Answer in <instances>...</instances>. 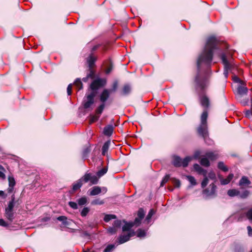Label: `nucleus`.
Here are the masks:
<instances>
[{"label":"nucleus","mask_w":252,"mask_h":252,"mask_svg":"<svg viewBox=\"0 0 252 252\" xmlns=\"http://www.w3.org/2000/svg\"><path fill=\"white\" fill-rule=\"evenodd\" d=\"M218 43V41L215 37H209L204 49L199 56L197 61L198 72L195 77V87L197 90L200 91V102L201 106L205 109L209 107L210 101L209 98L203 94V92L208 86L209 82L206 76L200 74V66L202 63H204L207 66H210L213 59V51L217 49Z\"/></svg>","instance_id":"1"},{"label":"nucleus","mask_w":252,"mask_h":252,"mask_svg":"<svg viewBox=\"0 0 252 252\" xmlns=\"http://www.w3.org/2000/svg\"><path fill=\"white\" fill-rule=\"evenodd\" d=\"M208 112L205 110L201 116V124L198 128V132L204 138L207 136V119Z\"/></svg>","instance_id":"2"},{"label":"nucleus","mask_w":252,"mask_h":252,"mask_svg":"<svg viewBox=\"0 0 252 252\" xmlns=\"http://www.w3.org/2000/svg\"><path fill=\"white\" fill-rule=\"evenodd\" d=\"M220 58L221 59L222 63L224 65V72L223 74L225 78H227L228 75V70H230L232 66V59L230 58L228 60L226 58V55L224 53H222L220 55Z\"/></svg>","instance_id":"3"},{"label":"nucleus","mask_w":252,"mask_h":252,"mask_svg":"<svg viewBox=\"0 0 252 252\" xmlns=\"http://www.w3.org/2000/svg\"><path fill=\"white\" fill-rule=\"evenodd\" d=\"M217 187L214 183L211 184L209 187L204 189L203 194L205 196V198H211L216 196Z\"/></svg>","instance_id":"4"},{"label":"nucleus","mask_w":252,"mask_h":252,"mask_svg":"<svg viewBox=\"0 0 252 252\" xmlns=\"http://www.w3.org/2000/svg\"><path fill=\"white\" fill-rule=\"evenodd\" d=\"M88 199L86 196H83L78 198L76 200V202L73 201H69L68 205L73 209L76 210L78 208V206H82L87 204Z\"/></svg>","instance_id":"5"},{"label":"nucleus","mask_w":252,"mask_h":252,"mask_svg":"<svg viewBox=\"0 0 252 252\" xmlns=\"http://www.w3.org/2000/svg\"><path fill=\"white\" fill-rule=\"evenodd\" d=\"M95 95V93L94 92H91L90 94L87 95V99L86 100H84L83 103V106L85 109L90 108L91 106L94 103Z\"/></svg>","instance_id":"6"},{"label":"nucleus","mask_w":252,"mask_h":252,"mask_svg":"<svg viewBox=\"0 0 252 252\" xmlns=\"http://www.w3.org/2000/svg\"><path fill=\"white\" fill-rule=\"evenodd\" d=\"M106 83V81L102 79H98L94 80L91 84V89L94 91L97 90L99 87L103 86Z\"/></svg>","instance_id":"7"},{"label":"nucleus","mask_w":252,"mask_h":252,"mask_svg":"<svg viewBox=\"0 0 252 252\" xmlns=\"http://www.w3.org/2000/svg\"><path fill=\"white\" fill-rule=\"evenodd\" d=\"M111 93V90L105 89L99 95V99L102 103H105L108 99Z\"/></svg>","instance_id":"8"},{"label":"nucleus","mask_w":252,"mask_h":252,"mask_svg":"<svg viewBox=\"0 0 252 252\" xmlns=\"http://www.w3.org/2000/svg\"><path fill=\"white\" fill-rule=\"evenodd\" d=\"M135 235L134 231L130 232L126 235H121L119 236L118 242L119 244H123L128 241L130 238Z\"/></svg>","instance_id":"9"},{"label":"nucleus","mask_w":252,"mask_h":252,"mask_svg":"<svg viewBox=\"0 0 252 252\" xmlns=\"http://www.w3.org/2000/svg\"><path fill=\"white\" fill-rule=\"evenodd\" d=\"M248 91V88L244 86L239 85L237 88V94L240 96H243L247 94Z\"/></svg>","instance_id":"10"},{"label":"nucleus","mask_w":252,"mask_h":252,"mask_svg":"<svg viewBox=\"0 0 252 252\" xmlns=\"http://www.w3.org/2000/svg\"><path fill=\"white\" fill-rule=\"evenodd\" d=\"M9 187L7 189V192L9 193L13 191L14 187L15 185V181L13 177L9 176L8 178Z\"/></svg>","instance_id":"11"},{"label":"nucleus","mask_w":252,"mask_h":252,"mask_svg":"<svg viewBox=\"0 0 252 252\" xmlns=\"http://www.w3.org/2000/svg\"><path fill=\"white\" fill-rule=\"evenodd\" d=\"M194 169L198 172V174L203 175L204 176L207 175V171L202 168L199 164L196 163L193 165Z\"/></svg>","instance_id":"12"},{"label":"nucleus","mask_w":252,"mask_h":252,"mask_svg":"<svg viewBox=\"0 0 252 252\" xmlns=\"http://www.w3.org/2000/svg\"><path fill=\"white\" fill-rule=\"evenodd\" d=\"M131 91V87L129 84H126L124 86L122 91L121 92V94L122 95H127L129 94Z\"/></svg>","instance_id":"13"},{"label":"nucleus","mask_w":252,"mask_h":252,"mask_svg":"<svg viewBox=\"0 0 252 252\" xmlns=\"http://www.w3.org/2000/svg\"><path fill=\"white\" fill-rule=\"evenodd\" d=\"M233 176H234L233 174L231 173V174H229V175L227 176V177L226 179H223L221 177H220L219 178L220 180L221 185H227L231 181V180L233 179Z\"/></svg>","instance_id":"14"},{"label":"nucleus","mask_w":252,"mask_h":252,"mask_svg":"<svg viewBox=\"0 0 252 252\" xmlns=\"http://www.w3.org/2000/svg\"><path fill=\"white\" fill-rule=\"evenodd\" d=\"M182 158L177 156H174L173 157V164L175 167H180L182 166Z\"/></svg>","instance_id":"15"},{"label":"nucleus","mask_w":252,"mask_h":252,"mask_svg":"<svg viewBox=\"0 0 252 252\" xmlns=\"http://www.w3.org/2000/svg\"><path fill=\"white\" fill-rule=\"evenodd\" d=\"M96 59L94 57L92 54L90 55L87 59V62L88 64L90 69H91L96 61Z\"/></svg>","instance_id":"16"},{"label":"nucleus","mask_w":252,"mask_h":252,"mask_svg":"<svg viewBox=\"0 0 252 252\" xmlns=\"http://www.w3.org/2000/svg\"><path fill=\"white\" fill-rule=\"evenodd\" d=\"M101 192V188L98 186H94L90 191V195L94 196L99 194Z\"/></svg>","instance_id":"17"},{"label":"nucleus","mask_w":252,"mask_h":252,"mask_svg":"<svg viewBox=\"0 0 252 252\" xmlns=\"http://www.w3.org/2000/svg\"><path fill=\"white\" fill-rule=\"evenodd\" d=\"M113 126L112 125H108L104 128V134L107 136H111L113 131Z\"/></svg>","instance_id":"18"},{"label":"nucleus","mask_w":252,"mask_h":252,"mask_svg":"<svg viewBox=\"0 0 252 252\" xmlns=\"http://www.w3.org/2000/svg\"><path fill=\"white\" fill-rule=\"evenodd\" d=\"M205 156L210 160H215L218 158V154L216 152H209L205 154Z\"/></svg>","instance_id":"19"},{"label":"nucleus","mask_w":252,"mask_h":252,"mask_svg":"<svg viewBox=\"0 0 252 252\" xmlns=\"http://www.w3.org/2000/svg\"><path fill=\"white\" fill-rule=\"evenodd\" d=\"M200 163L202 166L205 167H208L210 165V161L208 158L205 156V155L202 156V158L200 159Z\"/></svg>","instance_id":"20"},{"label":"nucleus","mask_w":252,"mask_h":252,"mask_svg":"<svg viewBox=\"0 0 252 252\" xmlns=\"http://www.w3.org/2000/svg\"><path fill=\"white\" fill-rule=\"evenodd\" d=\"M5 216L8 220L12 221L14 219V213L13 210L5 209Z\"/></svg>","instance_id":"21"},{"label":"nucleus","mask_w":252,"mask_h":252,"mask_svg":"<svg viewBox=\"0 0 252 252\" xmlns=\"http://www.w3.org/2000/svg\"><path fill=\"white\" fill-rule=\"evenodd\" d=\"M110 144V141H107L104 143V144H103V145L102 147V155L105 156L106 155V154L107 153V152L109 149Z\"/></svg>","instance_id":"22"},{"label":"nucleus","mask_w":252,"mask_h":252,"mask_svg":"<svg viewBox=\"0 0 252 252\" xmlns=\"http://www.w3.org/2000/svg\"><path fill=\"white\" fill-rule=\"evenodd\" d=\"M57 220L62 221L63 224L65 226H68L70 225V222L67 220V218L64 216H59L57 218Z\"/></svg>","instance_id":"23"},{"label":"nucleus","mask_w":252,"mask_h":252,"mask_svg":"<svg viewBox=\"0 0 252 252\" xmlns=\"http://www.w3.org/2000/svg\"><path fill=\"white\" fill-rule=\"evenodd\" d=\"M227 194L230 197L238 196L240 194V191L236 189H231L228 190Z\"/></svg>","instance_id":"24"},{"label":"nucleus","mask_w":252,"mask_h":252,"mask_svg":"<svg viewBox=\"0 0 252 252\" xmlns=\"http://www.w3.org/2000/svg\"><path fill=\"white\" fill-rule=\"evenodd\" d=\"M251 184V182L249 180L247 177L245 176L242 177L239 181V186L248 185Z\"/></svg>","instance_id":"25"},{"label":"nucleus","mask_w":252,"mask_h":252,"mask_svg":"<svg viewBox=\"0 0 252 252\" xmlns=\"http://www.w3.org/2000/svg\"><path fill=\"white\" fill-rule=\"evenodd\" d=\"M83 183L80 179L73 185L72 190L73 191L79 189L82 186Z\"/></svg>","instance_id":"26"},{"label":"nucleus","mask_w":252,"mask_h":252,"mask_svg":"<svg viewBox=\"0 0 252 252\" xmlns=\"http://www.w3.org/2000/svg\"><path fill=\"white\" fill-rule=\"evenodd\" d=\"M124 222H125V224L122 227L123 231H129L133 226L132 222H126L125 220H124Z\"/></svg>","instance_id":"27"},{"label":"nucleus","mask_w":252,"mask_h":252,"mask_svg":"<svg viewBox=\"0 0 252 252\" xmlns=\"http://www.w3.org/2000/svg\"><path fill=\"white\" fill-rule=\"evenodd\" d=\"M192 159V157H187L184 159H182V166L183 167H187L190 161Z\"/></svg>","instance_id":"28"},{"label":"nucleus","mask_w":252,"mask_h":252,"mask_svg":"<svg viewBox=\"0 0 252 252\" xmlns=\"http://www.w3.org/2000/svg\"><path fill=\"white\" fill-rule=\"evenodd\" d=\"M105 103H101V104L96 108L95 110L96 114L100 116L105 108Z\"/></svg>","instance_id":"29"},{"label":"nucleus","mask_w":252,"mask_h":252,"mask_svg":"<svg viewBox=\"0 0 252 252\" xmlns=\"http://www.w3.org/2000/svg\"><path fill=\"white\" fill-rule=\"evenodd\" d=\"M91 174V173H87L80 180H81L82 183H87L88 181H90Z\"/></svg>","instance_id":"30"},{"label":"nucleus","mask_w":252,"mask_h":252,"mask_svg":"<svg viewBox=\"0 0 252 252\" xmlns=\"http://www.w3.org/2000/svg\"><path fill=\"white\" fill-rule=\"evenodd\" d=\"M90 211V209L89 207H85L80 211L81 216L82 217H85Z\"/></svg>","instance_id":"31"},{"label":"nucleus","mask_w":252,"mask_h":252,"mask_svg":"<svg viewBox=\"0 0 252 252\" xmlns=\"http://www.w3.org/2000/svg\"><path fill=\"white\" fill-rule=\"evenodd\" d=\"M104 203V201L103 200L100 199V198H96L93 200L91 202V204L93 205H102Z\"/></svg>","instance_id":"32"},{"label":"nucleus","mask_w":252,"mask_h":252,"mask_svg":"<svg viewBox=\"0 0 252 252\" xmlns=\"http://www.w3.org/2000/svg\"><path fill=\"white\" fill-rule=\"evenodd\" d=\"M116 216L115 215H112V214H109V215H105V217L104 218V220L106 222H109L110 220H113V219H116Z\"/></svg>","instance_id":"33"},{"label":"nucleus","mask_w":252,"mask_h":252,"mask_svg":"<svg viewBox=\"0 0 252 252\" xmlns=\"http://www.w3.org/2000/svg\"><path fill=\"white\" fill-rule=\"evenodd\" d=\"M74 85L78 88V90L83 88V84L80 78H77L74 82Z\"/></svg>","instance_id":"34"},{"label":"nucleus","mask_w":252,"mask_h":252,"mask_svg":"<svg viewBox=\"0 0 252 252\" xmlns=\"http://www.w3.org/2000/svg\"><path fill=\"white\" fill-rule=\"evenodd\" d=\"M218 167L220 169H221L224 172L228 171V168L224 165L223 162H219L218 164Z\"/></svg>","instance_id":"35"},{"label":"nucleus","mask_w":252,"mask_h":252,"mask_svg":"<svg viewBox=\"0 0 252 252\" xmlns=\"http://www.w3.org/2000/svg\"><path fill=\"white\" fill-rule=\"evenodd\" d=\"M187 178L192 186L196 185V181L194 177L189 175L187 176Z\"/></svg>","instance_id":"36"},{"label":"nucleus","mask_w":252,"mask_h":252,"mask_svg":"<svg viewBox=\"0 0 252 252\" xmlns=\"http://www.w3.org/2000/svg\"><path fill=\"white\" fill-rule=\"evenodd\" d=\"M115 248V245L111 244L108 245L106 248L104 249L103 252H111Z\"/></svg>","instance_id":"37"},{"label":"nucleus","mask_w":252,"mask_h":252,"mask_svg":"<svg viewBox=\"0 0 252 252\" xmlns=\"http://www.w3.org/2000/svg\"><path fill=\"white\" fill-rule=\"evenodd\" d=\"M154 213H155V212L153 209H151L150 210V211L149 212L148 214L147 215V216L146 218V220L147 221L148 223H149V222L150 221L151 218L152 217V216H153Z\"/></svg>","instance_id":"38"},{"label":"nucleus","mask_w":252,"mask_h":252,"mask_svg":"<svg viewBox=\"0 0 252 252\" xmlns=\"http://www.w3.org/2000/svg\"><path fill=\"white\" fill-rule=\"evenodd\" d=\"M107 169L106 168H103L97 172V176H98L99 177H100L104 175L107 172Z\"/></svg>","instance_id":"39"},{"label":"nucleus","mask_w":252,"mask_h":252,"mask_svg":"<svg viewBox=\"0 0 252 252\" xmlns=\"http://www.w3.org/2000/svg\"><path fill=\"white\" fill-rule=\"evenodd\" d=\"M90 123H93L97 121L99 118L100 116L97 115H90Z\"/></svg>","instance_id":"40"},{"label":"nucleus","mask_w":252,"mask_h":252,"mask_svg":"<svg viewBox=\"0 0 252 252\" xmlns=\"http://www.w3.org/2000/svg\"><path fill=\"white\" fill-rule=\"evenodd\" d=\"M169 179H170L169 175H166L161 182L160 187H163V185L168 181Z\"/></svg>","instance_id":"41"},{"label":"nucleus","mask_w":252,"mask_h":252,"mask_svg":"<svg viewBox=\"0 0 252 252\" xmlns=\"http://www.w3.org/2000/svg\"><path fill=\"white\" fill-rule=\"evenodd\" d=\"M98 178L95 175H92L91 174L90 182L92 184H96L98 182Z\"/></svg>","instance_id":"42"},{"label":"nucleus","mask_w":252,"mask_h":252,"mask_svg":"<svg viewBox=\"0 0 252 252\" xmlns=\"http://www.w3.org/2000/svg\"><path fill=\"white\" fill-rule=\"evenodd\" d=\"M203 155H201V152L199 150L196 151L192 157V159H198L200 158V156L202 157Z\"/></svg>","instance_id":"43"},{"label":"nucleus","mask_w":252,"mask_h":252,"mask_svg":"<svg viewBox=\"0 0 252 252\" xmlns=\"http://www.w3.org/2000/svg\"><path fill=\"white\" fill-rule=\"evenodd\" d=\"M146 235L145 231L141 229H139L137 231V236L138 237H144Z\"/></svg>","instance_id":"44"},{"label":"nucleus","mask_w":252,"mask_h":252,"mask_svg":"<svg viewBox=\"0 0 252 252\" xmlns=\"http://www.w3.org/2000/svg\"><path fill=\"white\" fill-rule=\"evenodd\" d=\"M138 217L142 220L145 216V213L142 209H140L137 213Z\"/></svg>","instance_id":"45"},{"label":"nucleus","mask_w":252,"mask_h":252,"mask_svg":"<svg viewBox=\"0 0 252 252\" xmlns=\"http://www.w3.org/2000/svg\"><path fill=\"white\" fill-rule=\"evenodd\" d=\"M208 181L209 180L208 177H207V175L206 176H204V178L201 183V187L202 188H204L208 184Z\"/></svg>","instance_id":"46"},{"label":"nucleus","mask_w":252,"mask_h":252,"mask_svg":"<svg viewBox=\"0 0 252 252\" xmlns=\"http://www.w3.org/2000/svg\"><path fill=\"white\" fill-rule=\"evenodd\" d=\"M4 171H5L4 168L1 165H0V178L2 179H4L5 178V175L4 173Z\"/></svg>","instance_id":"47"},{"label":"nucleus","mask_w":252,"mask_h":252,"mask_svg":"<svg viewBox=\"0 0 252 252\" xmlns=\"http://www.w3.org/2000/svg\"><path fill=\"white\" fill-rule=\"evenodd\" d=\"M249 194V191L248 190H245L242 193H240L239 195L240 198H245L248 196Z\"/></svg>","instance_id":"48"},{"label":"nucleus","mask_w":252,"mask_h":252,"mask_svg":"<svg viewBox=\"0 0 252 252\" xmlns=\"http://www.w3.org/2000/svg\"><path fill=\"white\" fill-rule=\"evenodd\" d=\"M90 152V149L88 148L84 149L83 152V158H86L88 157L89 153Z\"/></svg>","instance_id":"49"},{"label":"nucleus","mask_w":252,"mask_h":252,"mask_svg":"<svg viewBox=\"0 0 252 252\" xmlns=\"http://www.w3.org/2000/svg\"><path fill=\"white\" fill-rule=\"evenodd\" d=\"M121 224H122V222H121V220H116L114 222L113 226L114 227L116 228H119V227H121Z\"/></svg>","instance_id":"50"},{"label":"nucleus","mask_w":252,"mask_h":252,"mask_svg":"<svg viewBox=\"0 0 252 252\" xmlns=\"http://www.w3.org/2000/svg\"><path fill=\"white\" fill-rule=\"evenodd\" d=\"M173 182L175 187L179 188L181 185L180 181L176 179H173Z\"/></svg>","instance_id":"51"},{"label":"nucleus","mask_w":252,"mask_h":252,"mask_svg":"<svg viewBox=\"0 0 252 252\" xmlns=\"http://www.w3.org/2000/svg\"><path fill=\"white\" fill-rule=\"evenodd\" d=\"M107 231L109 233L113 234L116 232L117 229L116 228L112 226V227H109L107 229Z\"/></svg>","instance_id":"52"},{"label":"nucleus","mask_w":252,"mask_h":252,"mask_svg":"<svg viewBox=\"0 0 252 252\" xmlns=\"http://www.w3.org/2000/svg\"><path fill=\"white\" fill-rule=\"evenodd\" d=\"M15 202L9 201L8 204V206L5 208L8 210H13Z\"/></svg>","instance_id":"53"},{"label":"nucleus","mask_w":252,"mask_h":252,"mask_svg":"<svg viewBox=\"0 0 252 252\" xmlns=\"http://www.w3.org/2000/svg\"><path fill=\"white\" fill-rule=\"evenodd\" d=\"M208 177L211 180H215L216 178V174L214 172L211 171L208 174Z\"/></svg>","instance_id":"54"},{"label":"nucleus","mask_w":252,"mask_h":252,"mask_svg":"<svg viewBox=\"0 0 252 252\" xmlns=\"http://www.w3.org/2000/svg\"><path fill=\"white\" fill-rule=\"evenodd\" d=\"M118 88V82L117 81H115L113 83L112 85V89H110L111 90V93L115 92Z\"/></svg>","instance_id":"55"},{"label":"nucleus","mask_w":252,"mask_h":252,"mask_svg":"<svg viewBox=\"0 0 252 252\" xmlns=\"http://www.w3.org/2000/svg\"><path fill=\"white\" fill-rule=\"evenodd\" d=\"M141 219H140L139 218L137 217V218H136L134 220V221L133 222H132L133 223V225H139L140 223H141Z\"/></svg>","instance_id":"56"},{"label":"nucleus","mask_w":252,"mask_h":252,"mask_svg":"<svg viewBox=\"0 0 252 252\" xmlns=\"http://www.w3.org/2000/svg\"><path fill=\"white\" fill-rule=\"evenodd\" d=\"M247 217L250 220H252V208L247 212Z\"/></svg>","instance_id":"57"},{"label":"nucleus","mask_w":252,"mask_h":252,"mask_svg":"<svg viewBox=\"0 0 252 252\" xmlns=\"http://www.w3.org/2000/svg\"><path fill=\"white\" fill-rule=\"evenodd\" d=\"M233 80L234 82L236 83H239L241 84L242 83V81H241L237 76L235 75L233 77Z\"/></svg>","instance_id":"58"},{"label":"nucleus","mask_w":252,"mask_h":252,"mask_svg":"<svg viewBox=\"0 0 252 252\" xmlns=\"http://www.w3.org/2000/svg\"><path fill=\"white\" fill-rule=\"evenodd\" d=\"M71 90H72V84H70L68 85L67 88V93L68 95H70L71 94Z\"/></svg>","instance_id":"59"},{"label":"nucleus","mask_w":252,"mask_h":252,"mask_svg":"<svg viewBox=\"0 0 252 252\" xmlns=\"http://www.w3.org/2000/svg\"><path fill=\"white\" fill-rule=\"evenodd\" d=\"M247 230L248 232V235L249 236H252V228L250 226H247Z\"/></svg>","instance_id":"60"},{"label":"nucleus","mask_w":252,"mask_h":252,"mask_svg":"<svg viewBox=\"0 0 252 252\" xmlns=\"http://www.w3.org/2000/svg\"><path fill=\"white\" fill-rule=\"evenodd\" d=\"M245 116L247 118H250L252 116V112L250 110H247L245 113Z\"/></svg>","instance_id":"61"},{"label":"nucleus","mask_w":252,"mask_h":252,"mask_svg":"<svg viewBox=\"0 0 252 252\" xmlns=\"http://www.w3.org/2000/svg\"><path fill=\"white\" fill-rule=\"evenodd\" d=\"M0 225L2 226H5L7 225L6 223L3 220L0 219Z\"/></svg>","instance_id":"62"},{"label":"nucleus","mask_w":252,"mask_h":252,"mask_svg":"<svg viewBox=\"0 0 252 252\" xmlns=\"http://www.w3.org/2000/svg\"><path fill=\"white\" fill-rule=\"evenodd\" d=\"M112 69V66H110L109 67V68H108L106 70V74H109L110 73V72L111 71Z\"/></svg>","instance_id":"63"},{"label":"nucleus","mask_w":252,"mask_h":252,"mask_svg":"<svg viewBox=\"0 0 252 252\" xmlns=\"http://www.w3.org/2000/svg\"><path fill=\"white\" fill-rule=\"evenodd\" d=\"M6 195H5L4 191L2 190H0V196H3V198H5Z\"/></svg>","instance_id":"64"}]
</instances>
